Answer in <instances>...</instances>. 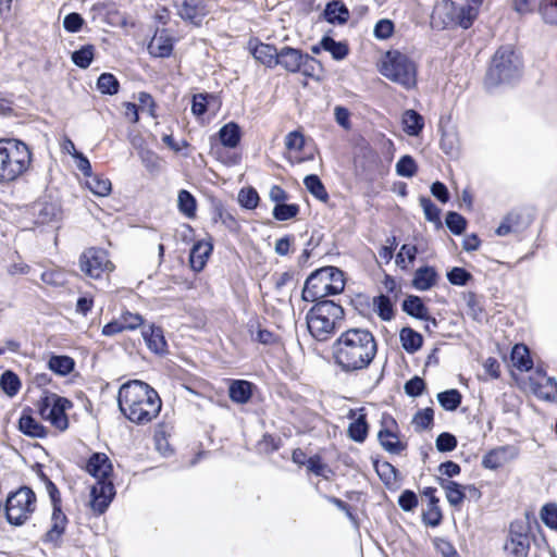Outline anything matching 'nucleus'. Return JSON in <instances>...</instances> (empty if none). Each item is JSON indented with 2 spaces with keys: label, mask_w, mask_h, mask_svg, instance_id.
<instances>
[{
  "label": "nucleus",
  "mask_w": 557,
  "mask_h": 557,
  "mask_svg": "<svg viewBox=\"0 0 557 557\" xmlns=\"http://www.w3.org/2000/svg\"><path fill=\"white\" fill-rule=\"evenodd\" d=\"M461 394L457 389H448L437 394L440 405L448 411L456 410L461 403Z\"/></svg>",
  "instance_id": "nucleus-41"
},
{
  "label": "nucleus",
  "mask_w": 557,
  "mask_h": 557,
  "mask_svg": "<svg viewBox=\"0 0 557 557\" xmlns=\"http://www.w3.org/2000/svg\"><path fill=\"white\" fill-rule=\"evenodd\" d=\"M97 88L101 94L114 95L119 91V82L114 75L103 73L97 81Z\"/></svg>",
  "instance_id": "nucleus-48"
},
{
  "label": "nucleus",
  "mask_w": 557,
  "mask_h": 557,
  "mask_svg": "<svg viewBox=\"0 0 557 557\" xmlns=\"http://www.w3.org/2000/svg\"><path fill=\"white\" fill-rule=\"evenodd\" d=\"M541 519L550 529L557 530V505L547 504L541 510Z\"/></svg>",
  "instance_id": "nucleus-54"
},
{
  "label": "nucleus",
  "mask_w": 557,
  "mask_h": 557,
  "mask_svg": "<svg viewBox=\"0 0 557 557\" xmlns=\"http://www.w3.org/2000/svg\"><path fill=\"white\" fill-rule=\"evenodd\" d=\"M345 288L344 273L335 267H324L312 272L305 282L301 297L305 301L319 302L325 297L341 294Z\"/></svg>",
  "instance_id": "nucleus-5"
},
{
  "label": "nucleus",
  "mask_w": 557,
  "mask_h": 557,
  "mask_svg": "<svg viewBox=\"0 0 557 557\" xmlns=\"http://www.w3.org/2000/svg\"><path fill=\"white\" fill-rule=\"evenodd\" d=\"M75 362L69 356H52L49 359L48 368L58 375H67L74 369Z\"/></svg>",
  "instance_id": "nucleus-37"
},
{
  "label": "nucleus",
  "mask_w": 557,
  "mask_h": 557,
  "mask_svg": "<svg viewBox=\"0 0 557 557\" xmlns=\"http://www.w3.org/2000/svg\"><path fill=\"white\" fill-rule=\"evenodd\" d=\"M277 65H281L287 72H301L305 76L312 77L319 63L301 50L285 46L278 52Z\"/></svg>",
  "instance_id": "nucleus-13"
},
{
  "label": "nucleus",
  "mask_w": 557,
  "mask_h": 557,
  "mask_svg": "<svg viewBox=\"0 0 557 557\" xmlns=\"http://www.w3.org/2000/svg\"><path fill=\"white\" fill-rule=\"evenodd\" d=\"M398 505L405 511H410L414 507H417L418 497L413 492L407 490L400 494V496L398 498Z\"/></svg>",
  "instance_id": "nucleus-64"
},
{
  "label": "nucleus",
  "mask_w": 557,
  "mask_h": 557,
  "mask_svg": "<svg viewBox=\"0 0 557 557\" xmlns=\"http://www.w3.org/2000/svg\"><path fill=\"white\" fill-rule=\"evenodd\" d=\"M521 61L515 50L511 47H502L493 57L485 84L487 87H495L510 83L519 77Z\"/></svg>",
  "instance_id": "nucleus-8"
},
{
  "label": "nucleus",
  "mask_w": 557,
  "mask_h": 557,
  "mask_svg": "<svg viewBox=\"0 0 557 557\" xmlns=\"http://www.w3.org/2000/svg\"><path fill=\"white\" fill-rule=\"evenodd\" d=\"M212 250L213 245L210 239H202L197 242L193 246L189 255V262L193 270L200 272L205 268Z\"/></svg>",
  "instance_id": "nucleus-21"
},
{
  "label": "nucleus",
  "mask_w": 557,
  "mask_h": 557,
  "mask_svg": "<svg viewBox=\"0 0 557 557\" xmlns=\"http://www.w3.org/2000/svg\"><path fill=\"white\" fill-rule=\"evenodd\" d=\"M373 305L379 317L382 320L388 321L394 315L393 305L388 296L380 295L373 299Z\"/></svg>",
  "instance_id": "nucleus-46"
},
{
  "label": "nucleus",
  "mask_w": 557,
  "mask_h": 557,
  "mask_svg": "<svg viewBox=\"0 0 557 557\" xmlns=\"http://www.w3.org/2000/svg\"><path fill=\"white\" fill-rule=\"evenodd\" d=\"M32 210L34 222L38 225L49 224L60 216L59 207L52 202L39 201L33 206Z\"/></svg>",
  "instance_id": "nucleus-23"
},
{
  "label": "nucleus",
  "mask_w": 557,
  "mask_h": 557,
  "mask_svg": "<svg viewBox=\"0 0 557 557\" xmlns=\"http://www.w3.org/2000/svg\"><path fill=\"white\" fill-rule=\"evenodd\" d=\"M84 24V18L78 13H70L63 20V27L70 33H77Z\"/></svg>",
  "instance_id": "nucleus-60"
},
{
  "label": "nucleus",
  "mask_w": 557,
  "mask_h": 557,
  "mask_svg": "<svg viewBox=\"0 0 557 557\" xmlns=\"http://www.w3.org/2000/svg\"><path fill=\"white\" fill-rule=\"evenodd\" d=\"M178 15L194 24H199L207 14L203 0H175Z\"/></svg>",
  "instance_id": "nucleus-19"
},
{
  "label": "nucleus",
  "mask_w": 557,
  "mask_h": 557,
  "mask_svg": "<svg viewBox=\"0 0 557 557\" xmlns=\"http://www.w3.org/2000/svg\"><path fill=\"white\" fill-rule=\"evenodd\" d=\"M447 278H448L449 283L453 285L463 286L471 278V274L468 271H466L465 269L456 267V268H453L447 273Z\"/></svg>",
  "instance_id": "nucleus-57"
},
{
  "label": "nucleus",
  "mask_w": 557,
  "mask_h": 557,
  "mask_svg": "<svg viewBox=\"0 0 557 557\" xmlns=\"http://www.w3.org/2000/svg\"><path fill=\"white\" fill-rule=\"evenodd\" d=\"M403 129L409 136H418L424 127V119L414 110H406L401 117Z\"/></svg>",
  "instance_id": "nucleus-29"
},
{
  "label": "nucleus",
  "mask_w": 557,
  "mask_h": 557,
  "mask_svg": "<svg viewBox=\"0 0 557 557\" xmlns=\"http://www.w3.org/2000/svg\"><path fill=\"white\" fill-rule=\"evenodd\" d=\"M480 5L468 2L466 5L457 7L450 0H442L434 8L433 23H441L443 27L449 25H459L462 28H469L479 14Z\"/></svg>",
  "instance_id": "nucleus-9"
},
{
  "label": "nucleus",
  "mask_w": 557,
  "mask_h": 557,
  "mask_svg": "<svg viewBox=\"0 0 557 557\" xmlns=\"http://www.w3.org/2000/svg\"><path fill=\"white\" fill-rule=\"evenodd\" d=\"M441 486L445 491L446 498L451 506H459L465 499V487L455 481L442 479Z\"/></svg>",
  "instance_id": "nucleus-31"
},
{
  "label": "nucleus",
  "mask_w": 557,
  "mask_h": 557,
  "mask_svg": "<svg viewBox=\"0 0 557 557\" xmlns=\"http://www.w3.org/2000/svg\"><path fill=\"white\" fill-rule=\"evenodd\" d=\"M321 47L323 50L330 52L336 61L344 60L348 54V47L345 42L336 41L329 36H324L321 39Z\"/></svg>",
  "instance_id": "nucleus-36"
},
{
  "label": "nucleus",
  "mask_w": 557,
  "mask_h": 557,
  "mask_svg": "<svg viewBox=\"0 0 557 557\" xmlns=\"http://www.w3.org/2000/svg\"><path fill=\"white\" fill-rule=\"evenodd\" d=\"M519 450L513 445H505L491 449L482 458L485 469L496 470L516 459Z\"/></svg>",
  "instance_id": "nucleus-17"
},
{
  "label": "nucleus",
  "mask_w": 557,
  "mask_h": 557,
  "mask_svg": "<svg viewBox=\"0 0 557 557\" xmlns=\"http://www.w3.org/2000/svg\"><path fill=\"white\" fill-rule=\"evenodd\" d=\"M417 253L418 249L416 246L405 244L400 247L399 252L396 255L395 262L400 269L408 270L416 260Z\"/></svg>",
  "instance_id": "nucleus-39"
},
{
  "label": "nucleus",
  "mask_w": 557,
  "mask_h": 557,
  "mask_svg": "<svg viewBox=\"0 0 557 557\" xmlns=\"http://www.w3.org/2000/svg\"><path fill=\"white\" fill-rule=\"evenodd\" d=\"M238 201L246 209H255L259 202V195L252 187L243 188L238 193Z\"/></svg>",
  "instance_id": "nucleus-51"
},
{
  "label": "nucleus",
  "mask_w": 557,
  "mask_h": 557,
  "mask_svg": "<svg viewBox=\"0 0 557 557\" xmlns=\"http://www.w3.org/2000/svg\"><path fill=\"white\" fill-rule=\"evenodd\" d=\"M399 337L403 348L409 354L419 350L423 343L422 335L410 327H404Z\"/></svg>",
  "instance_id": "nucleus-32"
},
{
  "label": "nucleus",
  "mask_w": 557,
  "mask_h": 557,
  "mask_svg": "<svg viewBox=\"0 0 557 557\" xmlns=\"http://www.w3.org/2000/svg\"><path fill=\"white\" fill-rule=\"evenodd\" d=\"M512 364L520 371L532 369L533 362L530 358L529 348L523 344H517L511 351Z\"/></svg>",
  "instance_id": "nucleus-34"
},
{
  "label": "nucleus",
  "mask_w": 557,
  "mask_h": 557,
  "mask_svg": "<svg viewBox=\"0 0 557 557\" xmlns=\"http://www.w3.org/2000/svg\"><path fill=\"white\" fill-rule=\"evenodd\" d=\"M299 212L297 205L278 203L273 209V216L277 221H287L295 218Z\"/></svg>",
  "instance_id": "nucleus-50"
},
{
  "label": "nucleus",
  "mask_w": 557,
  "mask_h": 557,
  "mask_svg": "<svg viewBox=\"0 0 557 557\" xmlns=\"http://www.w3.org/2000/svg\"><path fill=\"white\" fill-rule=\"evenodd\" d=\"M306 319L310 334L324 342L341 326L344 309L332 300L319 301L308 311Z\"/></svg>",
  "instance_id": "nucleus-6"
},
{
  "label": "nucleus",
  "mask_w": 557,
  "mask_h": 557,
  "mask_svg": "<svg viewBox=\"0 0 557 557\" xmlns=\"http://www.w3.org/2000/svg\"><path fill=\"white\" fill-rule=\"evenodd\" d=\"M177 205L180 211L187 218L191 219L196 214V199L187 190L182 189L177 196Z\"/></svg>",
  "instance_id": "nucleus-40"
},
{
  "label": "nucleus",
  "mask_w": 557,
  "mask_h": 557,
  "mask_svg": "<svg viewBox=\"0 0 557 557\" xmlns=\"http://www.w3.org/2000/svg\"><path fill=\"white\" fill-rule=\"evenodd\" d=\"M377 438L383 449L389 454L399 455L407 448V443L400 440L397 424L392 418L384 421V426L379 431Z\"/></svg>",
  "instance_id": "nucleus-16"
},
{
  "label": "nucleus",
  "mask_w": 557,
  "mask_h": 557,
  "mask_svg": "<svg viewBox=\"0 0 557 557\" xmlns=\"http://www.w3.org/2000/svg\"><path fill=\"white\" fill-rule=\"evenodd\" d=\"M348 434L355 442H363L368 434V424L364 416H359L355 421L349 424Z\"/></svg>",
  "instance_id": "nucleus-43"
},
{
  "label": "nucleus",
  "mask_w": 557,
  "mask_h": 557,
  "mask_svg": "<svg viewBox=\"0 0 557 557\" xmlns=\"http://www.w3.org/2000/svg\"><path fill=\"white\" fill-rule=\"evenodd\" d=\"M324 16L329 23L343 24L348 20L349 12L344 4L337 1H333L326 5L324 10Z\"/></svg>",
  "instance_id": "nucleus-35"
},
{
  "label": "nucleus",
  "mask_w": 557,
  "mask_h": 557,
  "mask_svg": "<svg viewBox=\"0 0 557 557\" xmlns=\"http://www.w3.org/2000/svg\"><path fill=\"white\" fill-rule=\"evenodd\" d=\"M5 516L10 524H24L36 510V495L27 486L20 487L8 495Z\"/></svg>",
  "instance_id": "nucleus-10"
},
{
  "label": "nucleus",
  "mask_w": 557,
  "mask_h": 557,
  "mask_svg": "<svg viewBox=\"0 0 557 557\" xmlns=\"http://www.w3.org/2000/svg\"><path fill=\"white\" fill-rule=\"evenodd\" d=\"M307 467L309 471L325 479H327L329 475L332 473L331 469L327 467V465L322 462L319 456L310 457L307 460Z\"/></svg>",
  "instance_id": "nucleus-55"
},
{
  "label": "nucleus",
  "mask_w": 557,
  "mask_h": 557,
  "mask_svg": "<svg viewBox=\"0 0 557 557\" xmlns=\"http://www.w3.org/2000/svg\"><path fill=\"white\" fill-rule=\"evenodd\" d=\"M306 188L319 200L326 201L329 195L321 180L314 175H307L304 180Z\"/></svg>",
  "instance_id": "nucleus-42"
},
{
  "label": "nucleus",
  "mask_w": 557,
  "mask_h": 557,
  "mask_svg": "<svg viewBox=\"0 0 557 557\" xmlns=\"http://www.w3.org/2000/svg\"><path fill=\"white\" fill-rule=\"evenodd\" d=\"M468 314L476 321L483 319V309L474 294H470L467 298Z\"/></svg>",
  "instance_id": "nucleus-62"
},
{
  "label": "nucleus",
  "mask_w": 557,
  "mask_h": 557,
  "mask_svg": "<svg viewBox=\"0 0 557 557\" xmlns=\"http://www.w3.org/2000/svg\"><path fill=\"white\" fill-rule=\"evenodd\" d=\"M466 219L457 212H448L446 216L447 227L456 235L461 234L466 228Z\"/></svg>",
  "instance_id": "nucleus-53"
},
{
  "label": "nucleus",
  "mask_w": 557,
  "mask_h": 557,
  "mask_svg": "<svg viewBox=\"0 0 557 557\" xmlns=\"http://www.w3.org/2000/svg\"><path fill=\"white\" fill-rule=\"evenodd\" d=\"M435 444L440 451H451L457 446V440L453 434L444 432L437 436Z\"/></svg>",
  "instance_id": "nucleus-58"
},
{
  "label": "nucleus",
  "mask_w": 557,
  "mask_h": 557,
  "mask_svg": "<svg viewBox=\"0 0 557 557\" xmlns=\"http://www.w3.org/2000/svg\"><path fill=\"white\" fill-rule=\"evenodd\" d=\"M437 277L433 267H421L414 272L412 286L418 290H429L436 284Z\"/></svg>",
  "instance_id": "nucleus-27"
},
{
  "label": "nucleus",
  "mask_w": 557,
  "mask_h": 557,
  "mask_svg": "<svg viewBox=\"0 0 557 557\" xmlns=\"http://www.w3.org/2000/svg\"><path fill=\"white\" fill-rule=\"evenodd\" d=\"M18 430L30 437L41 438L47 434L45 426L35 420L29 410H24L20 417Z\"/></svg>",
  "instance_id": "nucleus-26"
},
{
  "label": "nucleus",
  "mask_w": 557,
  "mask_h": 557,
  "mask_svg": "<svg viewBox=\"0 0 557 557\" xmlns=\"http://www.w3.org/2000/svg\"><path fill=\"white\" fill-rule=\"evenodd\" d=\"M147 347L154 354L162 355L166 351V341L163 331L159 326L150 325L141 332Z\"/></svg>",
  "instance_id": "nucleus-25"
},
{
  "label": "nucleus",
  "mask_w": 557,
  "mask_h": 557,
  "mask_svg": "<svg viewBox=\"0 0 557 557\" xmlns=\"http://www.w3.org/2000/svg\"><path fill=\"white\" fill-rule=\"evenodd\" d=\"M94 46L87 45L72 53V61L81 69H87L94 59Z\"/></svg>",
  "instance_id": "nucleus-45"
},
{
  "label": "nucleus",
  "mask_w": 557,
  "mask_h": 557,
  "mask_svg": "<svg viewBox=\"0 0 557 557\" xmlns=\"http://www.w3.org/2000/svg\"><path fill=\"white\" fill-rule=\"evenodd\" d=\"M380 73L387 79L411 89L417 84V66L412 60L399 51H388L379 65Z\"/></svg>",
  "instance_id": "nucleus-7"
},
{
  "label": "nucleus",
  "mask_w": 557,
  "mask_h": 557,
  "mask_svg": "<svg viewBox=\"0 0 557 557\" xmlns=\"http://www.w3.org/2000/svg\"><path fill=\"white\" fill-rule=\"evenodd\" d=\"M433 418L434 412L432 408L419 410L412 418V425L416 431L421 432L432 425Z\"/></svg>",
  "instance_id": "nucleus-47"
},
{
  "label": "nucleus",
  "mask_w": 557,
  "mask_h": 557,
  "mask_svg": "<svg viewBox=\"0 0 557 557\" xmlns=\"http://www.w3.org/2000/svg\"><path fill=\"white\" fill-rule=\"evenodd\" d=\"M530 550L529 528L522 521L510 524L508 537L504 544L506 557H527Z\"/></svg>",
  "instance_id": "nucleus-14"
},
{
  "label": "nucleus",
  "mask_w": 557,
  "mask_h": 557,
  "mask_svg": "<svg viewBox=\"0 0 557 557\" xmlns=\"http://www.w3.org/2000/svg\"><path fill=\"white\" fill-rule=\"evenodd\" d=\"M420 206L423 209L425 219L433 223H440V209L426 197L420 198Z\"/></svg>",
  "instance_id": "nucleus-56"
},
{
  "label": "nucleus",
  "mask_w": 557,
  "mask_h": 557,
  "mask_svg": "<svg viewBox=\"0 0 557 557\" xmlns=\"http://www.w3.org/2000/svg\"><path fill=\"white\" fill-rule=\"evenodd\" d=\"M33 154L22 140L0 139V185H9L22 177L32 166Z\"/></svg>",
  "instance_id": "nucleus-4"
},
{
  "label": "nucleus",
  "mask_w": 557,
  "mask_h": 557,
  "mask_svg": "<svg viewBox=\"0 0 557 557\" xmlns=\"http://www.w3.org/2000/svg\"><path fill=\"white\" fill-rule=\"evenodd\" d=\"M86 471L96 479L90 490V508L95 513L102 515L115 496L112 462L104 453H94L87 460Z\"/></svg>",
  "instance_id": "nucleus-3"
},
{
  "label": "nucleus",
  "mask_w": 557,
  "mask_h": 557,
  "mask_svg": "<svg viewBox=\"0 0 557 557\" xmlns=\"http://www.w3.org/2000/svg\"><path fill=\"white\" fill-rule=\"evenodd\" d=\"M403 310L417 319L428 320L429 311L418 296H409L403 302Z\"/></svg>",
  "instance_id": "nucleus-33"
},
{
  "label": "nucleus",
  "mask_w": 557,
  "mask_h": 557,
  "mask_svg": "<svg viewBox=\"0 0 557 557\" xmlns=\"http://www.w3.org/2000/svg\"><path fill=\"white\" fill-rule=\"evenodd\" d=\"M396 173L401 177H412L418 170L417 163L411 156L401 157L396 165Z\"/></svg>",
  "instance_id": "nucleus-49"
},
{
  "label": "nucleus",
  "mask_w": 557,
  "mask_h": 557,
  "mask_svg": "<svg viewBox=\"0 0 557 557\" xmlns=\"http://www.w3.org/2000/svg\"><path fill=\"white\" fill-rule=\"evenodd\" d=\"M440 145L446 154L454 156L457 153V138L455 134L444 133Z\"/></svg>",
  "instance_id": "nucleus-63"
},
{
  "label": "nucleus",
  "mask_w": 557,
  "mask_h": 557,
  "mask_svg": "<svg viewBox=\"0 0 557 557\" xmlns=\"http://www.w3.org/2000/svg\"><path fill=\"white\" fill-rule=\"evenodd\" d=\"M0 385L3 392L12 397L17 394L20 387H21V381L18 376L13 373L12 371H5L1 375Z\"/></svg>",
  "instance_id": "nucleus-44"
},
{
  "label": "nucleus",
  "mask_w": 557,
  "mask_h": 557,
  "mask_svg": "<svg viewBox=\"0 0 557 557\" xmlns=\"http://www.w3.org/2000/svg\"><path fill=\"white\" fill-rule=\"evenodd\" d=\"M531 389L541 400L557 401V381L545 373L537 372L535 376L531 377Z\"/></svg>",
  "instance_id": "nucleus-18"
},
{
  "label": "nucleus",
  "mask_w": 557,
  "mask_h": 557,
  "mask_svg": "<svg viewBox=\"0 0 557 557\" xmlns=\"http://www.w3.org/2000/svg\"><path fill=\"white\" fill-rule=\"evenodd\" d=\"M71 408L72 403L67 398L54 393L46 394L39 403L41 417L60 431H64L69 426L66 410Z\"/></svg>",
  "instance_id": "nucleus-11"
},
{
  "label": "nucleus",
  "mask_w": 557,
  "mask_h": 557,
  "mask_svg": "<svg viewBox=\"0 0 557 557\" xmlns=\"http://www.w3.org/2000/svg\"><path fill=\"white\" fill-rule=\"evenodd\" d=\"M375 355V338L371 332L363 329L347 330L332 345L334 362L344 372L367 369Z\"/></svg>",
  "instance_id": "nucleus-1"
},
{
  "label": "nucleus",
  "mask_w": 557,
  "mask_h": 557,
  "mask_svg": "<svg viewBox=\"0 0 557 557\" xmlns=\"http://www.w3.org/2000/svg\"><path fill=\"white\" fill-rule=\"evenodd\" d=\"M304 145L305 138L299 132H290L285 137V146L288 150L300 151Z\"/></svg>",
  "instance_id": "nucleus-61"
},
{
  "label": "nucleus",
  "mask_w": 557,
  "mask_h": 557,
  "mask_svg": "<svg viewBox=\"0 0 557 557\" xmlns=\"http://www.w3.org/2000/svg\"><path fill=\"white\" fill-rule=\"evenodd\" d=\"M86 186L92 194L101 197L108 196L111 191L110 180L92 173L86 178Z\"/></svg>",
  "instance_id": "nucleus-38"
},
{
  "label": "nucleus",
  "mask_w": 557,
  "mask_h": 557,
  "mask_svg": "<svg viewBox=\"0 0 557 557\" xmlns=\"http://www.w3.org/2000/svg\"><path fill=\"white\" fill-rule=\"evenodd\" d=\"M67 519L61 511L60 507H55L51 516V527L46 532L44 541L58 547L62 543V536L65 531Z\"/></svg>",
  "instance_id": "nucleus-20"
},
{
  "label": "nucleus",
  "mask_w": 557,
  "mask_h": 557,
  "mask_svg": "<svg viewBox=\"0 0 557 557\" xmlns=\"http://www.w3.org/2000/svg\"><path fill=\"white\" fill-rule=\"evenodd\" d=\"M249 46L251 54L258 62L268 67H274L277 65L280 51L274 46L262 42H250Z\"/></svg>",
  "instance_id": "nucleus-22"
},
{
  "label": "nucleus",
  "mask_w": 557,
  "mask_h": 557,
  "mask_svg": "<svg viewBox=\"0 0 557 557\" xmlns=\"http://www.w3.org/2000/svg\"><path fill=\"white\" fill-rule=\"evenodd\" d=\"M149 53L156 58H166L172 53L173 39L165 32H157L148 45Z\"/></svg>",
  "instance_id": "nucleus-24"
},
{
  "label": "nucleus",
  "mask_w": 557,
  "mask_h": 557,
  "mask_svg": "<svg viewBox=\"0 0 557 557\" xmlns=\"http://www.w3.org/2000/svg\"><path fill=\"white\" fill-rule=\"evenodd\" d=\"M404 388L407 395L418 397L423 393L425 383L420 376H413L405 384Z\"/></svg>",
  "instance_id": "nucleus-59"
},
{
  "label": "nucleus",
  "mask_w": 557,
  "mask_h": 557,
  "mask_svg": "<svg viewBox=\"0 0 557 557\" xmlns=\"http://www.w3.org/2000/svg\"><path fill=\"white\" fill-rule=\"evenodd\" d=\"M143 323L144 318L140 314L124 310L119 318L103 325L101 334L112 337L125 331H134L141 326Z\"/></svg>",
  "instance_id": "nucleus-15"
},
{
  "label": "nucleus",
  "mask_w": 557,
  "mask_h": 557,
  "mask_svg": "<svg viewBox=\"0 0 557 557\" xmlns=\"http://www.w3.org/2000/svg\"><path fill=\"white\" fill-rule=\"evenodd\" d=\"M253 391V384L245 380H235L231 383L228 395L236 404H247Z\"/></svg>",
  "instance_id": "nucleus-28"
},
{
  "label": "nucleus",
  "mask_w": 557,
  "mask_h": 557,
  "mask_svg": "<svg viewBox=\"0 0 557 557\" xmlns=\"http://www.w3.org/2000/svg\"><path fill=\"white\" fill-rule=\"evenodd\" d=\"M218 135L224 147L235 148L240 140V128L236 123L230 122L221 127Z\"/></svg>",
  "instance_id": "nucleus-30"
},
{
  "label": "nucleus",
  "mask_w": 557,
  "mask_h": 557,
  "mask_svg": "<svg viewBox=\"0 0 557 557\" xmlns=\"http://www.w3.org/2000/svg\"><path fill=\"white\" fill-rule=\"evenodd\" d=\"M540 12L547 23L557 24V0H543Z\"/></svg>",
  "instance_id": "nucleus-52"
},
{
  "label": "nucleus",
  "mask_w": 557,
  "mask_h": 557,
  "mask_svg": "<svg viewBox=\"0 0 557 557\" xmlns=\"http://www.w3.org/2000/svg\"><path fill=\"white\" fill-rule=\"evenodd\" d=\"M79 269L88 277L99 280L114 270L108 252L101 248H88L79 257Z\"/></svg>",
  "instance_id": "nucleus-12"
},
{
  "label": "nucleus",
  "mask_w": 557,
  "mask_h": 557,
  "mask_svg": "<svg viewBox=\"0 0 557 557\" xmlns=\"http://www.w3.org/2000/svg\"><path fill=\"white\" fill-rule=\"evenodd\" d=\"M117 404L123 416L136 424H147L160 413L162 401L147 383L134 380L119 389Z\"/></svg>",
  "instance_id": "nucleus-2"
}]
</instances>
